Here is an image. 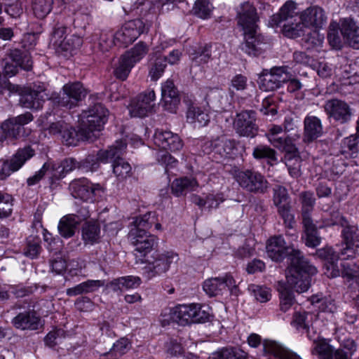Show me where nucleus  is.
I'll list each match as a JSON object with an SVG mask.
<instances>
[{"mask_svg": "<svg viewBox=\"0 0 359 359\" xmlns=\"http://www.w3.org/2000/svg\"><path fill=\"white\" fill-rule=\"evenodd\" d=\"M268 256L275 262H281L289 257L290 264L287 271L288 286L298 293L307 291L311 286V277L317 273L313 266L303 256L302 252L286 244L282 236H275L266 243Z\"/></svg>", "mask_w": 359, "mask_h": 359, "instance_id": "f257e3e1", "label": "nucleus"}, {"mask_svg": "<svg viewBox=\"0 0 359 359\" xmlns=\"http://www.w3.org/2000/svg\"><path fill=\"white\" fill-rule=\"evenodd\" d=\"M154 223L155 213L151 212L135 218L130 223L128 238L135 246L136 251L146 255L157 245V238L154 235L147 234V230Z\"/></svg>", "mask_w": 359, "mask_h": 359, "instance_id": "f03ea898", "label": "nucleus"}, {"mask_svg": "<svg viewBox=\"0 0 359 359\" xmlns=\"http://www.w3.org/2000/svg\"><path fill=\"white\" fill-rule=\"evenodd\" d=\"M297 4L292 0L287 1L279 9L278 13L273 15L269 20L271 27L282 26L283 34L289 38H296L302 34V25L294 22L298 15Z\"/></svg>", "mask_w": 359, "mask_h": 359, "instance_id": "7ed1b4c3", "label": "nucleus"}, {"mask_svg": "<svg viewBox=\"0 0 359 359\" xmlns=\"http://www.w3.org/2000/svg\"><path fill=\"white\" fill-rule=\"evenodd\" d=\"M109 111L101 104L97 103L83 111L80 116L81 133L88 141L93 142L107 122Z\"/></svg>", "mask_w": 359, "mask_h": 359, "instance_id": "20e7f679", "label": "nucleus"}, {"mask_svg": "<svg viewBox=\"0 0 359 359\" xmlns=\"http://www.w3.org/2000/svg\"><path fill=\"white\" fill-rule=\"evenodd\" d=\"M210 309L199 304H179L170 311L172 320L180 325L202 323L209 320Z\"/></svg>", "mask_w": 359, "mask_h": 359, "instance_id": "39448f33", "label": "nucleus"}, {"mask_svg": "<svg viewBox=\"0 0 359 359\" xmlns=\"http://www.w3.org/2000/svg\"><path fill=\"white\" fill-rule=\"evenodd\" d=\"M178 260L177 254L172 251L155 253L146 260V266L142 268V274L148 280L166 273L173 262Z\"/></svg>", "mask_w": 359, "mask_h": 359, "instance_id": "423d86ee", "label": "nucleus"}, {"mask_svg": "<svg viewBox=\"0 0 359 359\" xmlns=\"http://www.w3.org/2000/svg\"><path fill=\"white\" fill-rule=\"evenodd\" d=\"M314 351L320 359H351L356 351V346L353 341L347 340L335 348L325 339H321L316 343Z\"/></svg>", "mask_w": 359, "mask_h": 359, "instance_id": "0eeeda50", "label": "nucleus"}, {"mask_svg": "<svg viewBox=\"0 0 359 359\" xmlns=\"http://www.w3.org/2000/svg\"><path fill=\"white\" fill-rule=\"evenodd\" d=\"M235 180L243 189L253 194H265L269 189V182L264 175L253 170L238 171Z\"/></svg>", "mask_w": 359, "mask_h": 359, "instance_id": "6e6552de", "label": "nucleus"}, {"mask_svg": "<svg viewBox=\"0 0 359 359\" xmlns=\"http://www.w3.org/2000/svg\"><path fill=\"white\" fill-rule=\"evenodd\" d=\"M292 76L286 66L273 67L270 70H263L259 76L260 89L264 91H273L280 88Z\"/></svg>", "mask_w": 359, "mask_h": 359, "instance_id": "1a4fd4ad", "label": "nucleus"}, {"mask_svg": "<svg viewBox=\"0 0 359 359\" xmlns=\"http://www.w3.org/2000/svg\"><path fill=\"white\" fill-rule=\"evenodd\" d=\"M69 187L74 198L86 202H93L104 191L100 184H93L86 178L73 180Z\"/></svg>", "mask_w": 359, "mask_h": 359, "instance_id": "9d476101", "label": "nucleus"}, {"mask_svg": "<svg viewBox=\"0 0 359 359\" xmlns=\"http://www.w3.org/2000/svg\"><path fill=\"white\" fill-rule=\"evenodd\" d=\"M146 29L145 25L141 19L126 22L120 29L114 34L116 46L127 47L134 42Z\"/></svg>", "mask_w": 359, "mask_h": 359, "instance_id": "9b49d317", "label": "nucleus"}, {"mask_svg": "<svg viewBox=\"0 0 359 359\" xmlns=\"http://www.w3.org/2000/svg\"><path fill=\"white\" fill-rule=\"evenodd\" d=\"M34 151L30 147L19 149L9 159L0 160V180H6L11 173L20 170L32 158Z\"/></svg>", "mask_w": 359, "mask_h": 359, "instance_id": "f8f14e48", "label": "nucleus"}, {"mask_svg": "<svg viewBox=\"0 0 359 359\" xmlns=\"http://www.w3.org/2000/svg\"><path fill=\"white\" fill-rule=\"evenodd\" d=\"M62 90V94L54 98V102L68 109L76 107L86 95L82 83L79 81L66 83L63 86Z\"/></svg>", "mask_w": 359, "mask_h": 359, "instance_id": "ddd939ff", "label": "nucleus"}, {"mask_svg": "<svg viewBox=\"0 0 359 359\" xmlns=\"http://www.w3.org/2000/svg\"><path fill=\"white\" fill-rule=\"evenodd\" d=\"M256 121L255 111L244 110L236 114L233 121V128L240 136L252 138L257 135L259 130Z\"/></svg>", "mask_w": 359, "mask_h": 359, "instance_id": "4468645a", "label": "nucleus"}, {"mask_svg": "<svg viewBox=\"0 0 359 359\" xmlns=\"http://www.w3.org/2000/svg\"><path fill=\"white\" fill-rule=\"evenodd\" d=\"M50 133L53 135H58L61 137L62 142L69 146L76 145L80 141H85L84 134L81 133V127L78 131L69 124L63 121L53 123L49 127Z\"/></svg>", "mask_w": 359, "mask_h": 359, "instance_id": "2eb2a0df", "label": "nucleus"}, {"mask_svg": "<svg viewBox=\"0 0 359 359\" xmlns=\"http://www.w3.org/2000/svg\"><path fill=\"white\" fill-rule=\"evenodd\" d=\"M324 111L329 118L341 124L346 123L351 120L352 112L348 103L345 101L332 98L325 102Z\"/></svg>", "mask_w": 359, "mask_h": 359, "instance_id": "dca6fc26", "label": "nucleus"}, {"mask_svg": "<svg viewBox=\"0 0 359 359\" xmlns=\"http://www.w3.org/2000/svg\"><path fill=\"white\" fill-rule=\"evenodd\" d=\"M155 98L154 90L148 89L140 93L130 105L129 111L131 116L144 117L151 112L156 105Z\"/></svg>", "mask_w": 359, "mask_h": 359, "instance_id": "f3484780", "label": "nucleus"}, {"mask_svg": "<svg viewBox=\"0 0 359 359\" xmlns=\"http://www.w3.org/2000/svg\"><path fill=\"white\" fill-rule=\"evenodd\" d=\"M238 25L244 32L257 29L259 20L255 7L249 1L241 4L237 8Z\"/></svg>", "mask_w": 359, "mask_h": 359, "instance_id": "a211bd4d", "label": "nucleus"}, {"mask_svg": "<svg viewBox=\"0 0 359 359\" xmlns=\"http://www.w3.org/2000/svg\"><path fill=\"white\" fill-rule=\"evenodd\" d=\"M340 32L348 46L359 49V17L340 20Z\"/></svg>", "mask_w": 359, "mask_h": 359, "instance_id": "6ab92c4d", "label": "nucleus"}, {"mask_svg": "<svg viewBox=\"0 0 359 359\" xmlns=\"http://www.w3.org/2000/svg\"><path fill=\"white\" fill-rule=\"evenodd\" d=\"M120 151L111 149V147L106 150H100L96 155L89 154L83 160L79 162V168L86 171H95L99 166L100 163L109 162V158L117 157Z\"/></svg>", "mask_w": 359, "mask_h": 359, "instance_id": "aec40b11", "label": "nucleus"}, {"mask_svg": "<svg viewBox=\"0 0 359 359\" xmlns=\"http://www.w3.org/2000/svg\"><path fill=\"white\" fill-rule=\"evenodd\" d=\"M161 100L166 111L170 113H176L180 103V98L179 91L172 80L168 79L162 83Z\"/></svg>", "mask_w": 359, "mask_h": 359, "instance_id": "412c9836", "label": "nucleus"}, {"mask_svg": "<svg viewBox=\"0 0 359 359\" xmlns=\"http://www.w3.org/2000/svg\"><path fill=\"white\" fill-rule=\"evenodd\" d=\"M300 23L302 28L316 27L320 28L327 21V16L323 8L313 6L303 11L299 15Z\"/></svg>", "mask_w": 359, "mask_h": 359, "instance_id": "4be33fe9", "label": "nucleus"}, {"mask_svg": "<svg viewBox=\"0 0 359 359\" xmlns=\"http://www.w3.org/2000/svg\"><path fill=\"white\" fill-rule=\"evenodd\" d=\"M236 286V282L229 274H226L222 278H211L204 281L203 290L210 297L222 294L226 288L231 289Z\"/></svg>", "mask_w": 359, "mask_h": 359, "instance_id": "5701e85b", "label": "nucleus"}, {"mask_svg": "<svg viewBox=\"0 0 359 359\" xmlns=\"http://www.w3.org/2000/svg\"><path fill=\"white\" fill-rule=\"evenodd\" d=\"M154 141L157 147L165 151H177L183 147L182 139L171 131H156Z\"/></svg>", "mask_w": 359, "mask_h": 359, "instance_id": "b1692460", "label": "nucleus"}, {"mask_svg": "<svg viewBox=\"0 0 359 359\" xmlns=\"http://www.w3.org/2000/svg\"><path fill=\"white\" fill-rule=\"evenodd\" d=\"M245 43L242 50L249 55L258 56L264 50L266 43L262 35L257 33V29L244 32Z\"/></svg>", "mask_w": 359, "mask_h": 359, "instance_id": "393cba45", "label": "nucleus"}, {"mask_svg": "<svg viewBox=\"0 0 359 359\" xmlns=\"http://www.w3.org/2000/svg\"><path fill=\"white\" fill-rule=\"evenodd\" d=\"M13 326L22 330H36L41 326V319L34 311L18 313L11 321Z\"/></svg>", "mask_w": 359, "mask_h": 359, "instance_id": "a878e982", "label": "nucleus"}, {"mask_svg": "<svg viewBox=\"0 0 359 359\" xmlns=\"http://www.w3.org/2000/svg\"><path fill=\"white\" fill-rule=\"evenodd\" d=\"M126 147V144L123 141H116V144L111 147V149L120 151L118 156L109 158V161L112 162L113 172L121 179L127 177L131 171L130 165L121 158Z\"/></svg>", "mask_w": 359, "mask_h": 359, "instance_id": "bb28decb", "label": "nucleus"}, {"mask_svg": "<svg viewBox=\"0 0 359 359\" xmlns=\"http://www.w3.org/2000/svg\"><path fill=\"white\" fill-rule=\"evenodd\" d=\"M323 135L321 121L317 116H307L304 120L303 141L311 142Z\"/></svg>", "mask_w": 359, "mask_h": 359, "instance_id": "cd10ccee", "label": "nucleus"}, {"mask_svg": "<svg viewBox=\"0 0 359 359\" xmlns=\"http://www.w3.org/2000/svg\"><path fill=\"white\" fill-rule=\"evenodd\" d=\"M198 187V183L195 178L184 177L175 179L172 182L171 191L174 196L179 197L194 191Z\"/></svg>", "mask_w": 359, "mask_h": 359, "instance_id": "c85d7f7f", "label": "nucleus"}, {"mask_svg": "<svg viewBox=\"0 0 359 359\" xmlns=\"http://www.w3.org/2000/svg\"><path fill=\"white\" fill-rule=\"evenodd\" d=\"M313 314L306 311H296L294 313L291 320V325L296 330H303L307 333V337L310 340H313L315 344L317 342L310 334V327L312 322Z\"/></svg>", "mask_w": 359, "mask_h": 359, "instance_id": "c756f323", "label": "nucleus"}, {"mask_svg": "<svg viewBox=\"0 0 359 359\" xmlns=\"http://www.w3.org/2000/svg\"><path fill=\"white\" fill-rule=\"evenodd\" d=\"M210 120V115L196 105L189 107L187 111V121L195 124V127L206 126Z\"/></svg>", "mask_w": 359, "mask_h": 359, "instance_id": "7c9ffc66", "label": "nucleus"}, {"mask_svg": "<svg viewBox=\"0 0 359 359\" xmlns=\"http://www.w3.org/2000/svg\"><path fill=\"white\" fill-rule=\"evenodd\" d=\"M316 254L319 258L326 260L330 264L327 269H332V277H337L340 276V271L337 269V262L339 260L337 250H334L331 247H325L318 249Z\"/></svg>", "mask_w": 359, "mask_h": 359, "instance_id": "2f4dec72", "label": "nucleus"}, {"mask_svg": "<svg viewBox=\"0 0 359 359\" xmlns=\"http://www.w3.org/2000/svg\"><path fill=\"white\" fill-rule=\"evenodd\" d=\"M305 232V244L310 248H316L320 245L321 237L319 236L317 227L311 218L302 220Z\"/></svg>", "mask_w": 359, "mask_h": 359, "instance_id": "473e14b6", "label": "nucleus"}, {"mask_svg": "<svg viewBox=\"0 0 359 359\" xmlns=\"http://www.w3.org/2000/svg\"><path fill=\"white\" fill-rule=\"evenodd\" d=\"M82 239L85 244L93 245L100 238V226L96 222H88L83 224L81 230Z\"/></svg>", "mask_w": 359, "mask_h": 359, "instance_id": "72a5a7b5", "label": "nucleus"}, {"mask_svg": "<svg viewBox=\"0 0 359 359\" xmlns=\"http://www.w3.org/2000/svg\"><path fill=\"white\" fill-rule=\"evenodd\" d=\"M19 104L24 108L36 110L40 109L43 105V102L37 100L30 87H23L20 93Z\"/></svg>", "mask_w": 359, "mask_h": 359, "instance_id": "f704fd0d", "label": "nucleus"}, {"mask_svg": "<svg viewBox=\"0 0 359 359\" xmlns=\"http://www.w3.org/2000/svg\"><path fill=\"white\" fill-rule=\"evenodd\" d=\"M79 224L71 215H67L62 217L58 224V231L61 236L65 238L72 237Z\"/></svg>", "mask_w": 359, "mask_h": 359, "instance_id": "c9c22d12", "label": "nucleus"}, {"mask_svg": "<svg viewBox=\"0 0 359 359\" xmlns=\"http://www.w3.org/2000/svg\"><path fill=\"white\" fill-rule=\"evenodd\" d=\"M151 68L149 69V76L153 81H157L163 74L165 68L167 66V57L158 54L151 59Z\"/></svg>", "mask_w": 359, "mask_h": 359, "instance_id": "e433bc0d", "label": "nucleus"}, {"mask_svg": "<svg viewBox=\"0 0 359 359\" xmlns=\"http://www.w3.org/2000/svg\"><path fill=\"white\" fill-rule=\"evenodd\" d=\"M277 290L279 292L280 309L286 312L294 303L293 292L283 283H278Z\"/></svg>", "mask_w": 359, "mask_h": 359, "instance_id": "4c0bfd02", "label": "nucleus"}, {"mask_svg": "<svg viewBox=\"0 0 359 359\" xmlns=\"http://www.w3.org/2000/svg\"><path fill=\"white\" fill-rule=\"evenodd\" d=\"M11 62L18 65L21 69L29 71L32 67V61L30 55L19 49L11 50L9 55Z\"/></svg>", "mask_w": 359, "mask_h": 359, "instance_id": "58836bf2", "label": "nucleus"}, {"mask_svg": "<svg viewBox=\"0 0 359 359\" xmlns=\"http://www.w3.org/2000/svg\"><path fill=\"white\" fill-rule=\"evenodd\" d=\"M252 156L257 160L266 159L271 165L278 161L276 151L264 144L256 146L253 149Z\"/></svg>", "mask_w": 359, "mask_h": 359, "instance_id": "ea45409f", "label": "nucleus"}, {"mask_svg": "<svg viewBox=\"0 0 359 359\" xmlns=\"http://www.w3.org/2000/svg\"><path fill=\"white\" fill-rule=\"evenodd\" d=\"M148 50L147 45L140 41L130 50L126 51L123 55L135 66L137 62H140L147 54Z\"/></svg>", "mask_w": 359, "mask_h": 359, "instance_id": "a19ab883", "label": "nucleus"}, {"mask_svg": "<svg viewBox=\"0 0 359 359\" xmlns=\"http://www.w3.org/2000/svg\"><path fill=\"white\" fill-rule=\"evenodd\" d=\"M68 27L62 22L55 24L51 33L50 41L55 48H60L67 36Z\"/></svg>", "mask_w": 359, "mask_h": 359, "instance_id": "79ce46f5", "label": "nucleus"}, {"mask_svg": "<svg viewBox=\"0 0 359 359\" xmlns=\"http://www.w3.org/2000/svg\"><path fill=\"white\" fill-rule=\"evenodd\" d=\"M1 128L5 138H17L24 135V127L18 124L13 118L5 121L1 124Z\"/></svg>", "mask_w": 359, "mask_h": 359, "instance_id": "37998d69", "label": "nucleus"}, {"mask_svg": "<svg viewBox=\"0 0 359 359\" xmlns=\"http://www.w3.org/2000/svg\"><path fill=\"white\" fill-rule=\"evenodd\" d=\"M299 198L302 205V220H304L305 218H311L310 213L313 210L316 203L313 193L311 191H303L300 194Z\"/></svg>", "mask_w": 359, "mask_h": 359, "instance_id": "c03bdc74", "label": "nucleus"}, {"mask_svg": "<svg viewBox=\"0 0 359 359\" xmlns=\"http://www.w3.org/2000/svg\"><path fill=\"white\" fill-rule=\"evenodd\" d=\"M141 279L138 276H123L114 280L111 285L114 290L130 289L138 287L141 284Z\"/></svg>", "mask_w": 359, "mask_h": 359, "instance_id": "a18cd8bd", "label": "nucleus"}, {"mask_svg": "<svg viewBox=\"0 0 359 359\" xmlns=\"http://www.w3.org/2000/svg\"><path fill=\"white\" fill-rule=\"evenodd\" d=\"M98 280H87L67 290L68 296H76L83 293L93 292L98 287Z\"/></svg>", "mask_w": 359, "mask_h": 359, "instance_id": "49530a36", "label": "nucleus"}, {"mask_svg": "<svg viewBox=\"0 0 359 359\" xmlns=\"http://www.w3.org/2000/svg\"><path fill=\"white\" fill-rule=\"evenodd\" d=\"M339 259H352L359 255V245L342 242L337 250Z\"/></svg>", "mask_w": 359, "mask_h": 359, "instance_id": "de8ad7c7", "label": "nucleus"}, {"mask_svg": "<svg viewBox=\"0 0 359 359\" xmlns=\"http://www.w3.org/2000/svg\"><path fill=\"white\" fill-rule=\"evenodd\" d=\"M53 0H32V11L39 19L44 18L51 11Z\"/></svg>", "mask_w": 359, "mask_h": 359, "instance_id": "09e8293b", "label": "nucleus"}, {"mask_svg": "<svg viewBox=\"0 0 359 359\" xmlns=\"http://www.w3.org/2000/svg\"><path fill=\"white\" fill-rule=\"evenodd\" d=\"M339 25L337 22H331L327 33V41L332 48L340 50L343 47L341 34L339 32Z\"/></svg>", "mask_w": 359, "mask_h": 359, "instance_id": "8fccbe9b", "label": "nucleus"}, {"mask_svg": "<svg viewBox=\"0 0 359 359\" xmlns=\"http://www.w3.org/2000/svg\"><path fill=\"white\" fill-rule=\"evenodd\" d=\"M41 251V239L37 236H30L27 239V245L24 249V255L31 259L36 258Z\"/></svg>", "mask_w": 359, "mask_h": 359, "instance_id": "3c124183", "label": "nucleus"}, {"mask_svg": "<svg viewBox=\"0 0 359 359\" xmlns=\"http://www.w3.org/2000/svg\"><path fill=\"white\" fill-rule=\"evenodd\" d=\"M76 168H79V162H77L73 158H65L55 168L56 171L55 175H57L58 178H62L67 173L73 171Z\"/></svg>", "mask_w": 359, "mask_h": 359, "instance_id": "603ef678", "label": "nucleus"}, {"mask_svg": "<svg viewBox=\"0 0 359 359\" xmlns=\"http://www.w3.org/2000/svg\"><path fill=\"white\" fill-rule=\"evenodd\" d=\"M276 207L277 208L278 215L283 219L285 227L292 229L295 222L294 215L291 213L292 207L290 203H284Z\"/></svg>", "mask_w": 359, "mask_h": 359, "instance_id": "864d4df0", "label": "nucleus"}, {"mask_svg": "<svg viewBox=\"0 0 359 359\" xmlns=\"http://www.w3.org/2000/svg\"><path fill=\"white\" fill-rule=\"evenodd\" d=\"M212 6L209 0H196L193 11L196 15L201 18H208L211 14Z\"/></svg>", "mask_w": 359, "mask_h": 359, "instance_id": "5fc2aeb1", "label": "nucleus"}, {"mask_svg": "<svg viewBox=\"0 0 359 359\" xmlns=\"http://www.w3.org/2000/svg\"><path fill=\"white\" fill-rule=\"evenodd\" d=\"M249 291L254 297L261 303H264L271 299V294L268 287L257 285H250L248 287Z\"/></svg>", "mask_w": 359, "mask_h": 359, "instance_id": "6e6d98bb", "label": "nucleus"}, {"mask_svg": "<svg viewBox=\"0 0 359 359\" xmlns=\"http://www.w3.org/2000/svg\"><path fill=\"white\" fill-rule=\"evenodd\" d=\"M134 66L123 55L120 58L118 67L114 70L116 78L124 81Z\"/></svg>", "mask_w": 359, "mask_h": 359, "instance_id": "4d7b16f0", "label": "nucleus"}, {"mask_svg": "<svg viewBox=\"0 0 359 359\" xmlns=\"http://www.w3.org/2000/svg\"><path fill=\"white\" fill-rule=\"evenodd\" d=\"M341 272L340 275L348 281H358L359 279V269L355 264H351L349 263L341 264Z\"/></svg>", "mask_w": 359, "mask_h": 359, "instance_id": "13d9d810", "label": "nucleus"}, {"mask_svg": "<svg viewBox=\"0 0 359 359\" xmlns=\"http://www.w3.org/2000/svg\"><path fill=\"white\" fill-rule=\"evenodd\" d=\"M344 243H354L359 242V229L355 226L346 224L341 231Z\"/></svg>", "mask_w": 359, "mask_h": 359, "instance_id": "bf43d9fd", "label": "nucleus"}, {"mask_svg": "<svg viewBox=\"0 0 359 359\" xmlns=\"http://www.w3.org/2000/svg\"><path fill=\"white\" fill-rule=\"evenodd\" d=\"M273 201L275 206L289 203V194L287 189L281 185H276L273 189Z\"/></svg>", "mask_w": 359, "mask_h": 359, "instance_id": "052dcab7", "label": "nucleus"}, {"mask_svg": "<svg viewBox=\"0 0 359 359\" xmlns=\"http://www.w3.org/2000/svg\"><path fill=\"white\" fill-rule=\"evenodd\" d=\"M13 198L11 195L0 191V203H3L5 208H0V219L6 218L12 214Z\"/></svg>", "mask_w": 359, "mask_h": 359, "instance_id": "680f3d73", "label": "nucleus"}, {"mask_svg": "<svg viewBox=\"0 0 359 359\" xmlns=\"http://www.w3.org/2000/svg\"><path fill=\"white\" fill-rule=\"evenodd\" d=\"M224 94V93L218 88H209L206 92L205 100L208 105L219 107Z\"/></svg>", "mask_w": 359, "mask_h": 359, "instance_id": "e2e57ef3", "label": "nucleus"}, {"mask_svg": "<svg viewBox=\"0 0 359 359\" xmlns=\"http://www.w3.org/2000/svg\"><path fill=\"white\" fill-rule=\"evenodd\" d=\"M211 45H205L203 48L193 54L192 60L196 65L207 63L211 59Z\"/></svg>", "mask_w": 359, "mask_h": 359, "instance_id": "0e129e2a", "label": "nucleus"}, {"mask_svg": "<svg viewBox=\"0 0 359 359\" xmlns=\"http://www.w3.org/2000/svg\"><path fill=\"white\" fill-rule=\"evenodd\" d=\"M130 348V343L128 339L126 338H121L114 344L112 348L110 349L107 355H114L120 356L125 354L127 351Z\"/></svg>", "mask_w": 359, "mask_h": 359, "instance_id": "69168bd1", "label": "nucleus"}, {"mask_svg": "<svg viewBox=\"0 0 359 359\" xmlns=\"http://www.w3.org/2000/svg\"><path fill=\"white\" fill-rule=\"evenodd\" d=\"M82 43L83 41L80 36L75 34L67 35L60 49L64 51H72L79 48L82 45Z\"/></svg>", "mask_w": 359, "mask_h": 359, "instance_id": "338daca9", "label": "nucleus"}, {"mask_svg": "<svg viewBox=\"0 0 359 359\" xmlns=\"http://www.w3.org/2000/svg\"><path fill=\"white\" fill-rule=\"evenodd\" d=\"M323 223L325 226L340 225L344 226L347 224V221L338 210H333L330 212V217L323 219Z\"/></svg>", "mask_w": 359, "mask_h": 359, "instance_id": "774afa93", "label": "nucleus"}]
</instances>
